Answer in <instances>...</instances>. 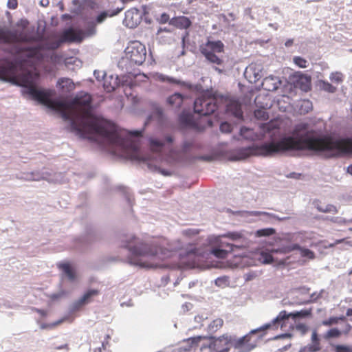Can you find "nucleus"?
Instances as JSON below:
<instances>
[{
  "label": "nucleus",
  "mask_w": 352,
  "mask_h": 352,
  "mask_svg": "<svg viewBox=\"0 0 352 352\" xmlns=\"http://www.w3.org/2000/svg\"><path fill=\"white\" fill-rule=\"evenodd\" d=\"M99 291L98 289H90L87 291L79 300L80 305H84L89 302L94 296L98 295Z\"/></svg>",
  "instance_id": "24"
},
{
  "label": "nucleus",
  "mask_w": 352,
  "mask_h": 352,
  "mask_svg": "<svg viewBox=\"0 0 352 352\" xmlns=\"http://www.w3.org/2000/svg\"><path fill=\"white\" fill-rule=\"evenodd\" d=\"M305 107V110L304 111V113L309 112V110L312 109V104L311 102L308 100H304L301 102L300 104V110L302 111V107Z\"/></svg>",
  "instance_id": "40"
},
{
  "label": "nucleus",
  "mask_w": 352,
  "mask_h": 352,
  "mask_svg": "<svg viewBox=\"0 0 352 352\" xmlns=\"http://www.w3.org/2000/svg\"><path fill=\"white\" fill-rule=\"evenodd\" d=\"M228 15H229V16H230V18H232L233 20H234V19H235V14H234V13L230 12V13H229V14H228Z\"/></svg>",
  "instance_id": "61"
},
{
  "label": "nucleus",
  "mask_w": 352,
  "mask_h": 352,
  "mask_svg": "<svg viewBox=\"0 0 352 352\" xmlns=\"http://www.w3.org/2000/svg\"><path fill=\"white\" fill-rule=\"evenodd\" d=\"M267 81H268V79H267V78H265V79L264 80V82H263V85L264 86V85L267 83Z\"/></svg>",
  "instance_id": "62"
},
{
  "label": "nucleus",
  "mask_w": 352,
  "mask_h": 352,
  "mask_svg": "<svg viewBox=\"0 0 352 352\" xmlns=\"http://www.w3.org/2000/svg\"><path fill=\"white\" fill-rule=\"evenodd\" d=\"M160 172L164 175H170V173L169 171L165 170L164 169L160 170Z\"/></svg>",
  "instance_id": "56"
},
{
  "label": "nucleus",
  "mask_w": 352,
  "mask_h": 352,
  "mask_svg": "<svg viewBox=\"0 0 352 352\" xmlns=\"http://www.w3.org/2000/svg\"><path fill=\"white\" fill-rule=\"evenodd\" d=\"M55 110L61 112L65 120L71 121V131L80 138L117 147L131 160L145 162L148 160L142 154L139 143L124 138V131L113 123L94 116L87 109L78 110L70 104L65 103L64 109Z\"/></svg>",
  "instance_id": "1"
},
{
  "label": "nucleus",
  "mask_w": 352,
  "mask_h": 352,
  "mask_svg": "<svg viewBox=\"0 0 352 352\" xmlns=\"http://www.w3.org/2000/svg\"><path fill=\"white\" fill-rule=\"evenodd\" d=\"M184 234L186 236H190L191 234H198V232H197V231L195 232L191 230H187L184 231Z\"/></svg>",
  "instance_id": "50"
},
{
  "label": "nucleus",
  "mask_w": 352,
  "mask_h": 352,
  "mask_svg": "<svg viewBox=\"0 0 352 352\" xmlns=\"http://www.w3.org/2000/svg\"><path fill=\"white\" fill-rule=\"evenodd\" d=\"M140 22L139 10L136 8H131L125 12V17L123 23L129 28H135Z\"/></svg>",
  "instance_id": "14"
},
{
  "label": "nucleus",
  "mask_w": 352,
  "mask_h": 352,
  "mask_svg": "<svg viewBox=\"0 0 352 352\" xmlns=\"http://www.w3.org/2000/svg\"><path fill=\"white\" fill-rule=\"evenodd\" d=\"M344 241H345L344 239L336 240L335 241V244H339V243H343Z\"/></svg>",
  "instance_id": "60"
},
{
  "label": "nucleus",
  "mask_w": 352,
  "mask_h": 352,
  "mask_svg": "<svg viewBox=\"0 0 352 352\" xmlns=\"http://www.w3.org/2000/svg\"><path fill=\"white\" fill-rule=\"evenodd\" d=\"M330 80L336 84H340L344 80V75L339 72H333L329 76Z\"/></svg>",
  "instance_id": "30"
},
{
  "label": "nucleus",
  "mask_w": 352,
  "mask_h": 352,
  "mask_svg": "<svg viewBox=\"0 0 352 352\" xmlns=\"http://www.w3.org/2000/svg\"><path fill=\"white\" fill-rule=\"evenodd\" d=\"M58 267L63 272L69 280L74 281L76 279V272L68 262L60 263Z\"/></svg>",
  "instance_id": "20"
},
{
  "label": "nucleus",
  "mask_w": 352,
  "mask_h": 352,
  "mask_svg": "<svg viewBox=\"0 0 352 352\" xmlns=\"http://www.w3.org/2000/svg\"><path fill=\"white\" fill-rule=\"evenodd\" d=\"M294 63L300 68H306L307 66V61L300 56H295L294 58Z\"/></svg>",
  "instance_id": "35"
},
{
  "label": "nucleus",
  "mask_w": 352,
  "mask_h": 352,
  "mask_svg": "<svg viewBox=\"0 0 352 352\" xmlns=\"http://www.w3.org/2000/svg\"><path fill=\"white\" fill-rule=\"evenodd\" d=\"M96 32V24L94 23H91L89 25L88 29L87 30V34L88 36H91L94 34Z\"/></svg>",
  "instance_id": "44"
},
{
  "label": "nucleus",
  "mask_w": 352,
  "mask_h": 352,
  "mask_svg": "<svg viewBox=\"0 0 352 352\" xmlns=\"http://www.w3.org/2000/svg\"><path fill=\"white\" fill-rule=\"evenodd\" d=\"M183 99V96L180 94L175 93L168 98L167 102L173 108L177 109L182 106Z\"/></svg>",
  "instance_id": "23"
},
{
  "label": "nucleus",
  "mask_w": 352,
  "mask_h": 352,
  "mask_svg": "<svg viewBox=\"0 0 352 352\" xmlns=\"http://www.w3.org/2000/svg\"><path fill=\"white\" fill-rule=\"evenodd\" d=\"M219 246L221 248L226 249V250H229V253L232 252L233 251L234 247H236L235 245H234L232 244H230V243H226V242H223V241L220 242Z\"/></svg>",
  "instance_id": "41"
},
{
  "label": "nucleus",
  "mask_w": 352,
  "mask_h": 352,
  "mask_svg": "<svg viewBox=\"0 0 352 352\" xmlns=\"http://www.w3.org/2000/svg\"><path fill=\"white\" fill-rule=\"evenodd\" d=\"M311 310L303 309L300 311H296L295 313L287 314L286 311H282L279 313L277 317L272 321V323H270L271 327L275 326L276 324L280 325L281 328L285 324V322L287 320L289 319V317H292V318L295 319L297 318H303L311 315Z\"/></svg>",
  "instance_id": "11"
},
{
  "label": "nucleus",
  "mask_w": 352,
  "mask_h": 352,
  "mask_svg": "<svg viewBox=\"0 0 352 352\" xmlns=\"http://www.w3.org/2000/svg\"><path fill=\"white\" fill-rule=\"evenodd\" d=\"M17 0H8V7L10 9H15L17 7Z\"/></svg>",
  "instance_id": "46"
},
{
  "label": "nucleus",
  "mask_w": 352,
  "mask_h": 352,
  "mask_svg": "<svg viewBox=\"0 0 352 352\" xmlns=\"http://www.w3.org/2000/svg\"><path fill=\"white\" fill-rule=\"evenodd\" d=\"M179 120L183 124L197 130L204 129L205 127L206 122H207L208 125L211 124L210 121L205 120V118H200V122H203V124L201 126H199L197 120L194 118V116L190 113H182L179 117Z\"/></svg>",
  "instance_id": "15"
},
{
  "label": "nucleus",
  "mask_w": 352,
  "mask_h": 352,
  "mask_svg": "<svg viewBox=\"0 0 352 352\" xmlns=\"http://www.w3.org/2000/svg\"><path fill=\"white\" fill-rule=\"evenodd\" d=\"M258 260L262 263L269 264L272 263L273 256L270 252L262 251L259 254Z\"/></svg>",
  "instance_id": "28"
},
{
  "label": "nucleus",
  "mask_w": 352,
  "mask_h": 352,
  "mask_svg": "<svg viewBox=\"0 0 352 352\" xmlns=\"http://www.w3.org/2000/svg\"><path fill=\"white\" fill-rule=\"evenodd\" d=\"M223 237L228 238L232 241L239 240L243 238V234L241 232H228L227 234L223 235Z\"/></svg>",
  "instance_id": "34"
},
{
  "label": "nucleus",
  "mask_w": 352,
  "mask_h": 352,
  "mask_svg": "<svg viewBox=\"0 0 352 352\" xmlns=\"http://www.w3.org/2000/svg\"><path fill=\"white\" fill-rule=\"evenodd\" d=\"M16 63L8 59L0 60V79L8 81L16 70Z\"/></svg>",
  "instance_id": "13"
},
{
  "label": "nucleus",
  "mask_w": 352,
  "mask_h": 352,
  "mask_svg": "<svg viewBox=\"0 0 352 352\" xmlns=\"http://www.w3.org/2000/svg\"><path fill=\"white\" fill-rule=\"evenodd\" d=\"M126 57L131 63L138 65H142L146 60V50L144 45L138 41L129 43L125 49Z\"/></svg>",
  "instance_id": "8"
},
{
  "label": "nucleus",
  "mask_w": 352,
  "mask_h": 352,
  "mask_svg": "<svg viewBox=\"0 0 352 352\" xmlns=\"http://www.w3.org/2000/svg\"><path fill=\"white\" fill-rule=\"evenodd\" d=\"M314 205L316 209L321 212L333 214H336L338 212L337 208L332 204L324 205L320 201H316L314 202Z\"/></svg>",
  "instance_id": "21"
},
{
  "label": "nucleus",
  "mask_w": 352,
  "mask_h": 352,
  "mask_svg": "<svg viewBox=\"0 0 352 352\" xmlns=\"http://www.w3.org/2000/svg\"><path fill=\"white\" fill-rule=\"evenodd\" d=\"M232 125L227 122H222L220 125V130L221 132L230 133L232 131Z\"/></svg>",
  "instance_id": "39"
},
{
  "label": "nucleus",
  "mask_w": 352,
  "mask_h": 352,
  "mask_svg": "<svg viewBox=\"0 0 352 352\" xmlns=\"http://www.w3.org/2000/svg\"><path fill=\"white\" fill-rule=\"evenodd\" d=\"M258 100V97H256L255 101L256 102Z\"/></svg>",
  "instance_id": "64"
},
{
  "label": "nucleus",
  "mask_w": 352,
  "mask_h": 352,
  "mask_svg": "<svg viewBox=\"0 0 352 352\" xmlns=\"http://www.w3.org/2000/svg\"><path fill=\"white\" fill-rule=\"evenodd\" d=\"M303 151H338L352 155V138L335 140L330 135L316 136L313 130H307V124H300L296 125L292 135L285 136L277 142L243 148L239 155L240 159H245L250 155L270 156L275 153Z\"/></svg>",
  "instance_id": "2"
},
{
  "label": "nucleus",
  "mask_w": 352,
  "mask_h": 352,
  "mask_svg": "<svg viewBox=\"0 0 352 352\" xmlns=\"http://www.w3.org/2000/svg\"><path fill=\"white\" fill-rule=\"evenodd\" d=\"M263 129L265 132H270L272 129V124L267 123L263 125Z\"/></svg>",
  "instance_id": "47"
},
{
  "label": "nucleus",
  "mask_w": 352,
  "mask_h": 352,
  "mask_svg": "<svg viewBox=\"0 0 352 352\" xmlns=\"http://www.w3.org/2000/svg\"><path fill=\"white\" fill-rule=\"evenodd\" d=\"M17 66L9 82L14 85L24 87L27 89L26 93L30 95L32 99L38 101L52 109H63L65 108V102L56 101L50 98L51 92L38 89L36 87V81L39 74L31 71H23L21 74H17Z\"/></svg>",
  "instance_id": "5"
},
{
  "label": "nucleus",
  "mask_w": 352,
  "mask_h": 352,
  "mask_svg": "<svg viewBox=\"0 0 352 352\" xmlns=\"http://www.w3.org/2000/svg\"><path fill=\"white\" fill-rule=\"evenodd\" d=\"M191 146V144L189 142H185L183 146V149L186 151Z\"/></svg>",
  "instance_id": "53"
},
{
  "label": "nucleus",
  "mask_w": 352,
  "mask_h": 352,
  "mask_svg": "<svg viewBox=\"0 0 352 352\" xmlns=\"http://www.w3.org/2000/svg\"><path fill=\"white\" fill-rule=\"evenodd\" d=\"M122 10V8H118L116 11L113 12L111 14H108L107 12H102L100 13L96 18V22L97 23H102L108 16H113L116 14H118L120 11Z\"/></svg>",
  "instance_id": "29"
},
{
  "label": "nucleus",
  "mask_w": 352,
  "mask_h": 352,
  "mask_svg": "<svg viewBox=\"0 0 352 352\" xmlns=\"http://www.w3.org/2000/svg\"><path fill=\"white\" fill-rule=\"evenodd\" d=\"M158 79L162 81V82L167 81V82L175 83V84H179L180 83L179 80L174 79L173 78H170V77L164 76L162 74H160V75L158 76Z\"/></svg>",
  "instance_id": "38"
},
{
  "label": "nucleus",
  "mask_w": 352,
  "mask_h": 352,
  "mask_svg": "<svg viewBox=\"0 0 352 352\" xmlns=\"http://www.w3.org/2000/svg\"><path fill=\"white\" fill-rule=\"evenodd\" d=\"M103 87H104V89L107 92H111V91H113L115 89V88H116V82L113 85L107 84V78H105L104 82V84H103Z\"/></svg>",
  "instance_id": "43"
},
{
  "label": "nucleus",
  "mask_w": 352,
  "mask_h": 352,
  "mask_svg": "<svg viewBox=\"0 0 352 352\" xmlns=\"http://www.w3.org/2000/svg\"><path fill=\"white\" fill-rule=\"evenodd\" d=\"M341 335V331L336 328L329 329L326 334L327 338H338Z\"/></svg>",
  "instance_id": "36"
},
{
  "label": "nucleus",
  "mask_w": 352,
  "mask_h": 352,
  "mask_svg": "<svg viewBox=\"0 0 352 352\" xmlns=\"http://www.w3.org/2000/svg\"><path fill=\"white\" fill-rule=\"evenodd\" d=\"M166 140L168 143H171L173 141V138L170 135H168L166 137Z\"/></svg>",
  "instance_id": "57"
},
{
  "label": "nucleus",
  "mask_w": 352,
  "mask_h": 352,
  "mask_svg": "<svg viewBox=\"0 0 352 352\" xmlns=\"http://www.w3.org/2000/svg\"><path fill=\"white\" fill-rule=\"evenodd\" d=\"M204 250L201 247L194 244H188L186 248L179 253L180 262L185 265L193 267L201 258H204Z\"/></svg>",
  "instance_id": "10"
},
{
  "label": "nucleus",
  "mask_w": 352,
  "mask_h": 352,
  "mask_svg": "<svg viewBox=\"0 0 352 352\" xmlns=\"http://www.w3.org/2000/svg\"><path fill=\"white\" fill-rule=\"evenodd\" d=\"M169 23L179 29H187L192 24L190 20L184 16L174 17L170 20Z\"/></svg>",
  "instance_id": "18"
},
{
  "label": "nucleus",
  "mask_w": 352,
  "mask_h": 352,
  "mask_svg": "<svg viewBox=\"0 0 352 352\" xmlns=\"http://www.w3.org/2000/svg\"><path fill=\"white\" fill-rule=\"evenodd\" d=\"M344 319H345V318L344 316H342L340 318L339 317H331L328 320H324L322 322V324L324 326H331V325L338 323V321L340 320H344Z\"/></svg>",
  "instance_id": "33"
},
{
  "label": "nucleus",
  "mask_w": 352,
  "mask_h": 352,
  "mask_svg": "<svg viewBox=\"0 0 352 352\" xmlns=\"http://www.w3.org/2000/svg\"><path fill=\"white\" fill-rule=\"evenodd\" d=\"M227 280L225 278H218L216 280V284L218 285H221L222 283L226 281Z\"/></svg>",
  "instance_id": "52"
},
{
  "label": "nucleus",
  "mask_w": 352,
  "mask_h": 352,
  "mask_svg": "<svg viewBox=\"0 0 352 352\" xmlns=\"http://www.w3.org/2000/svg\"><path fill=\"white\" fill-rule=\"evenodd\" d=\"M164 146V143L160 140L156 139H151L150 140V147L152 151L158 153L161 152L163 147Z\"/></svg>",
  "instance_id": "26"
},
{
  "label": "nucleus",
  "mask_w": 352,
  "mask_h": 352,
  "mask_svg": "<svg viewBox=\"0 0 352 352\" xmlns=\"http://www.w3.org/2000/svg\"><path fill=\"white\" fill-rule=\"evenodd\" d=\"M293 44V39H288L287 41H286V42L285 43V45L286 47H290L292 46Z\"/></svg>",
  "instance_id": "55"
},
{
  "label": "nucleus",
  "mask_w": 352,
  "mask_h": 352,
  "mask_svg": "<svg viewBox=\"0 0 352 352\" xmlns=\"http://www.w3.org/2000/svg\"><path fill=\"white\" fill-rule=\"evenodd\" d=\"M91 102L92 98L90 94L85 92H80L76 94L70 102V106H72L74 108L80 111L85 109L91 111ZM90 112L91 113V111Z\"/></svg>",
  "instance_id": "12"
},
{
  "label": "nucleus",
  "mask_w": 352,
  "mask_h": 352,
  "mask_svg": "<svg viewBox=\"0 0 352 352\" xmlns=\"http://www.w3.org/2000/svg\"><path fill=\"white\" fill-rule=\"evenodd\" d=\"M349 274H352V270L349 272Z\"/></svg>",
  "instance_id": "63"
},
{
  "label": "nucleus",
  "mask_w": 352,
  "mask_h": 352,
  "mask_svg": "<svg viewBox=\"0 0 352 352\" xmlns=\"http://www.w3.org/2000/svg\"><path fill=\"white\" fill-rule=\"evenodd\" d=\"M347 316H352V308L348 309L346 311Z\"/></svg>",
  "instance_id": "59"
},
{
  "label": "nucleus",
  "mask_w": 352,
  "mask_h": 352,
  "mask_svg": "<svg viewBox=\"0 0 352 352\" xmlns=\"http://www.w3.org/2000/svg\"><path fill=\"white\" fill-rule=\"evenodd\" d=\"M348 349L343 346H337V352H347Z\"/></svg>",
  "instance_id": "51"
},
{
  "label": "nucleus",
  "mask_w": 352,
  "mask_h": 352,
  "mask_svg": "<svg viewBox=\"0 0 352 352\" xmlns=\"http://www.w3.org/2000/svg\"><path fill=\"white\" fill-rule=\"evenodd\" d=\"M217 109V98L213 96L202 95L197 98L194 102V111L199 116H209L213 113Z\"/></svg>",
  "instance_id": "9"
},
{
  "label": "nucleus",
  "mask_w": 352,
  "mask_h": 352,
  "mask_svg": "<svg viewBox=\"0 0 352 352\" xmlns=\"http://www.w3.org/2000/svg\"><path fill=\"white\" fill-rule=\"evenodd\" d=\"M249 131H250V130L249 129H248V128H246V127H242V128L241 129L240 133H241V135L242 136H243V137H245V138H247V137L245 136V133L246 132H249Z\"/></svg>",
  "instance_id": "49"
},
{
  "label": "nucleus",
  "mask_w": 352,
  "mask_h": 352,
  "mask_svg": "<svg viewBox=\"0 0 352 352\" xmlns=\"http://www.w3.org/2000/svg\"><path fill=\"white\" fill-rule=\"evenodd\" d=\"M311 78L306 75H300L296 80V85L303 91H308L310 89Z\"/></svg>",
  "instance_id": "22"
},
{
  "label": "nucleus",
  "mask_w": 352,
  "mask_h": 352,
  "mask_svg": "<svg viewBox=\"0 0 352 352\" xmlns=\"http://www.w3.org/2000/svg\"><path fill=\"white\" fill-rule=\"evenodd\" d=\"M131 136L140 137L142 135V132L140 131H133L129 133Z\"/></svg>",
  "instance_id": "48"
},
{
  "label": "nucleus",
  "mask_w": 352,
  "mask_h": 352,
  "mask_svg": "<svg viewBox=\"0 0 352 352\" xmlns=\"http://www.w3.org/2000/svg\"><path fill=\"white\" fill-rule=\"evenodd\" d=\"M162 32H169V30L166 28H160L157 30V34H160Z\"/></svg>",
  "instance_id": "54"
},
{
  "label": "nucleus",
  "mask_w": 352,
  "mask_h": 352,
  "mask_svg": "<svg viewBox=\"0 0 352 352\" xmlns=\"http://www.w3.org/2000/svg\"><path fill=\"white\" fill-rule=\"evenodd\" d=\"M157 20L160 23L164 24L170 21V16L167 13L164 12L162 13Z\"/></svg>",
  "instance_id": "42"
},
{
  "label": "nucleus",
  "mask_w": 352,
  "mask_h": 352,
  "mask_svg": "<svg viewBox=\"0 0 352 352\" xmlns=\"http://www.w3.org/2000/svg\"><path fill=\"white\" fill-rule=\"evenodd\" d=\"M227 111L231 113L235 118H243L241 105L237 100H230L227 105Z\"/></svg>",
  "instance_id": "19"
},
{
  "label": "nucleus",
  "mask_w": 352,
  "mask_h": 352,
  "mask_svg": "<svg viewBox=\"0 0 352 352\" xmlns=\"http://www.w3.org/2000/svg\"><path fill=\"white\" fill-rule=\"evenodd\" d=\"M82 39L83 33L81 30H76L69 28L63 32L59 40L46 41L42 45L23 48L21 50V52L25 53V56L28 58L41 60L43 58V55L41 53L42 50H54L58 48L63 43H80Z\"/></svg>",
  "instance_id": "6"
},
{
  "label": "nucleus",
  "mask_w": 352,
  "mask_h": 352,
  "mask_svg": "<svg viewBox=\"0 0 352 352\" xmlns=\"http://www.w3.org/2000/svg\"><path fill=\"white\" fill-rule=\"evenodd\" d=\"M56 86L62 92L69 93L75 88V85L72 79L69 78H60L57 81Z\"/></svg>",
  "instance_id": "17"
},
{
  "label": "nucleus",
  "mask_w": 352,
  "mask_h": 352,
  "mask_svg": "<svg viewBox=\"0 0 352 352\" xmlns=\"http://www.w3.org/2000/svg\"><path fill=\"white\" fill-rule=\"evenodd\" d=\"M275 233V230L274 228H263L260 229L256 231L257 236H268L274 234Z\"/></svg>",
  "instance_id": "31"
},
{
  "label": "nucleus",
  "mask_w": 352,
  "mask_h": 352,
  "mask_svg": "<svg viewBox=\"0 0 352 352\" xmlns=\"http://www.w3.org/2000/svg\"><path fill=\"white\" fill-rule=\"evenodd\" d=\"M211 254L218 258H226L229 254V250L226 249L219 248H213L211 251Z\"/></svg>",
  "instance_id": "25"
},
{
  "label": "nucleus",
  "mask_w": 352,
  "mask_h": 352,
  "mask_svg": "<svg viewBox=\"0 0 352 352\" xmlns=\"http://www.w3.org/2000/svg\"><path fill=\"white\" fill-rule=\"evenodd\" d=\"M250 215L253 216H259V215H266V216H271L272 214L267 212H262V211H252L250 212Z\"/></svg>",
  "instance_id": "45"
},
{
  "label": "nucleus",
  "mask_w": 352,
  "mask_h": 352,
  "mask_svg": "<svg viewBox=\"0 0 352 352\" xmlns=\"http://www.w3.org/2000/svg\"><path fill=\"white\" fill-rule=\"evenodd\" d=\"M223 320L221 318H217L212 321L208 325V331L212 333L216 332L223 326Z\"/></svg>",
  "instance_id": "27"
},
{
  "label": "nucleus",
  "mask_w": 352,
  "mask_h": 352,
  "mask_svg": "<svg viewBox=\"0 0 352 352\" xmlns=\"http://www.w3.org/2000/svg\"><path fill=\"white\" fill-rule=\"evenodd\" d=\"M254 116L256 118L267 120L268 118L267 113L264 110L258 109L254 111Z\"/></svg>",
  "instance_id": "37"
},
{
  "label": "nucleus",
  "mask_w": 352,
  "mask_h": 352,
  "mask_svg": "<svg viewBox=\"0 0 352 352\" xmlns=\"http://www.w3.org/2000/svg\"><path fill=\"white\" fill-rule=\"evenodd\" d=\"M199 50L210 63L217 65H221L223 63V60L219 54L224 53L225 45L221 41L208 40L207 42L200 45Z\"/></svg>",
  "instance_id": "7"
},
{
  "label": "nucleus",
  "mask_w": 352,
  "mask_h": 352,
  "mask_svg": "<svg viewBox=\"0 0 352 352\" xmlns=\"http://www.w3.org/2000/svg\"><path fill=\"white\" fill-rule=\"evenodd\" d=\"M124 247L129 250L131 264L145 268H157L161 262L173 254V250L169 248L166 239H156L149 243L135 236H130L125 241Z\"/></svg>",
  "instance_id": "3"
},
{
  "label": "nucleus",
  "mask_w": 352,
  "mask_h": 352,
  "mask_svg": "<svg viewBox=\"0 0 352 352\" xmlns=\"http://www.w3.org/2000/svg\"><path fill=\"white\" fill-rule=\"evenodd\" d=\"M321 87L324 91L329 93H334L337 90L336 87L333 86L331 83L327 81L321 82Z\"/></svg>",
  "instance_id": "32"
},
{
  "label": "nucleus",
  "mask_w": 352,
  "mask_h": 352,
  "mask_svg": "<svg viewBox=\"0 0 352 352\" xmlns=\"http://www.w3.org/2000/svg\"><path fill=\"white\" fill-rule=\"evenodd\" d=\"M270 327V324H266L239 338L227 334L217 338H213L210 340L208 344L201 346V352H229L232 347L235 352H250L256 345V340H252V335L265 331Z\"/></svg>",
  "instance_id": "4"
},
{
  "label": "nucleus",
  "mask_w": 352,
  "mask_h": 352,
  "mask_svg": "<svg viewBox=\"0 0 352 352\" xmlns=\"http://www.w3.org/2000/svg\"><path fill=\"white\" fill-rule=\"evenodd\" d=\"M298 250L300 252V255L302 257H306L309 259H314L315 257L314 252L307 248H301L298 244H293L289 246L284 247L281 252L283 253H289L293 250Z\"/></svg>",
  "instance_id": "16"
},
{
  "label": "nucleus",
  "mask_w": 352,
  "mask_h": 352,
  "mask_svg": "<svg viewBox=\"0 0 352 352\" xmlns=\"http://www.w3.org/2000/svg\"><path fill=\"white\" fill-rule=\"evenodd\" d=\"M346 172L351 175H352V164L349 165L348 167H347V169H346Z\"/></svg>",
  "instance_id": "58"
}]
</instances>
